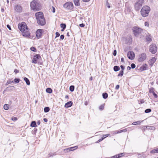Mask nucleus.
Listing matches in <instances>:
<instances>
[{"label":"nucleus","instance_id":"603ef678","mask_svg":"<svg viewBox=\"0 0 158 158\" xmlns=\"http://www.w3.org/2000/svg\"><path fill=\"white\" fill-rule=\"evenodd\" d=\"M7 27L9 29V30H11L10 26L9 25H7Z\"/></svg>","mask_w":158,"mask_h":158},{"label":"nucleus","instance_id":"423d86ee","mask_svg":"<svg viewBox=\"0 0 158 158\" xmlns=\"http://www.w3.org/2000/svg\"><path fill=\"white\" fill-rule=\"evenodd\" d=\"M41 59V57L39 54H36L34 56L32 60V63L34 64H36Z\"/></svg>","mask_w":158,"mask_h":158},{"label":"nucleus","instance_id":"4468645a","mask_svg":"<svg viewBox=\"0 0 158 158\" xmlns=\"http://www.w3.org/2000/svg\"><path fill=\"white\" fill-rule=\"evenodd\" d=\"M73 103L72 101H69L65 103L64 106L66 108L70 107L73 105Z\"/></svg>","mask_w":158,"mask_h":158},{"label":"nucleus","instance_id":"cd10ccee","mask_svg":"<svg viewBox=\"0 0 158 158\" xmlns=\"http://www.w3.org/2000/svg\"><path fill=\"white\" fill-rule=\"evenodd\" d=\"M3 107L5 110H7L9 109V105L7 104H6Z\"/></svg>","mask_w":158,"mask_h":158},{"label":"nucleus","instance_id":"7ed1b4c3","mask_svg":"<svg viewBox=\"0 0 158 158\" xmlns=\"http://www.w3.org/2000/svg\"><path fill=\"white\" fill-rule=\"evenodd\" d=\"M150 10V7L147 6H143L141 10V14L142 16L145 17L148 15Z\"/></svg>","mask_w":158,"mask_h":158},{"label":"nucleus","instance_id":"9b49d317","mask_svg":"<svg viewBox=\"0 0 158 158\" xmlns=\"http://www.w3.org/2000/svg\"><path fill=\"white\" fill-rule=\"evenodd\" d=\"M42 30H37L36 32V36L38 39L41 37L42 34Z\"/></svg>","mask_w":158,"mask_h":158},{"label":"nucleus","instance_id":"ddd939ff","mask_svg":"<svg viewBox=\"0 0 158 158\" xmlns=\"http://www.w3.org/2000/svg\"><path fill=\"white\" fill-rule=\"evenodd\" d=\"M22 8L20 6L17 5L15 8V10L16 11L18 12H20L22 11Z\"/></svg>","mask_w":158,"mask_h":158},{"label":"nucleus","instance_id":"864d4df0","mask_svg":"<svg viewBox=\"0 0 158 158\" xmlns=\"http://www.w3.org/2000/svg\"><path fill=\"white\" fill-rule=\"evenodd\" d=\"M119 88V85H117L115 87V89H118Z\"/></svg>","mask_w":158,"mask_h":158},{"label":"nucleus","instance_id":"a878e982","mask_svg":"<svg viewBox=\"0 0 158 158\" xmlns=\"http://www.w3.org/2000/svg\"><path fill=\"white\" fill-rule=\"evenodd\" d=\"M50 110V108L49 107H45L44 109V111L45 112H48Z\"/></svg>","mask_w":158,"mask_h":158},{"label":"nucleus","instance_id":"09e8293b","mask_svg":"<svg viewBox=\"0 0 158 158\" xmlns=\"http://www.w3.org/2000/svg\"><path fill=\"white\" fill-rule=\"evenodd\" d=\"M60 39L63 40L64 38V36L63 35H61L60 37Z\"/></svg>","mask_w":158,"mask_h":158},{"label":"nucleus","instance_id":"9d476101","mask_svg":"<svg viewBox=\"0 0 158 158\" xmlns=\"http://www.w3.org/2000/svg\"><path fill=\"white\" fill-rule=\"evenodd\" d=\"M21 31V34L23 36L25 37H29L30 33L27 30H20Z\"/></svg>","mask_w":158,"mask_h":158},{"label":"nucleus","instance_id":"b1692460","mask_svg":"<svg viewBox=\"0 0 158 158\" xmlns=\"http://www.w3.org/2000/svg\"><path fill=\"white\" fill-rule=\"evenodd\" d=\"M103 98L104 99H106L108 97V94L106 93H103L102 94Z\"/></svg>","mask_w":158,"mask_h":158},{"label":"nucleus","instance_id":"69168bd1","mask_svg":"<svg viewBox=\"0 0 158 158\" xmlns=\"http://www.w3.org/2000/svg\"><path fill=\"white\" fill-rule=\"evenodd\" d=\"M153 95H154V97H155V98H157V94H155V93H154V94H153Z\"/></svg>","mask_w":158,"mask_h":158},{"label":"nucleus","instance_id":"f704fd0d","mask_svg":"<svg viewBox=\"0 0 158 158\" xmlns=\"http://www.w3.org/2000/svg\"><path fill=\"white\" fill-rule=\"evenodd\" d=\"M20 81V79L18 78H15L14 79V82L16 83H18Z\"/></svg>","mask_w":158,"mask_h":158},{"label":"nucleus","instance_id":"7c9ffc66","mask_svg":"<svg viewBox=\"0 0 158 158\" xmlns=\"http://www.w3.org/2000/svg\"><path fill=\"white\" fill-rule=\"evenodd\" d=\"M50 11H52L53 13H54L55 11V9L53 6H52L50 9Z\"/></svg>","mask_w":158,"mask_h":158},{"label":"nucleus","instance_id":"4d7b16f0","mask_svg":"<svg viewBox=\"0 0 158 158\" xmlns=\"http://www.w3.org/2000/svg\"><path fill=\"white\" fill-rule=\"evenodd\" d=\"M81 27H84L85 26L84 24L82 23L79 25Z\"/></svg>","mask_w":158,"mask_h":158},{"label":"nucleus","instance_id":"412c9836","mask_svg":"<svg viewBox=\"0 0 158 158\" xmlns=\"http://www.w3.org/2000/svg\"><path fill=\"white\" fill-rule=\"evenodd\" d=\"M120 69V68L119 66H115L114 67V70L115 72H117Z\"/></svg>","mask_w":158,"mask_h":158},{"label":"nucleus","instance_id":"6e6552de","mask_svg":"<svg viewBox=\"0 0 158 158\" xmlns=\"http://www.w3.org/2000/svg\"><path fill=\"white\" fill-rule=\"evenodd\" d=\"M146 58V55L145 53H143L139 56L138 59L139 62H142L144 61Z\"/></svg>","mask_w":158,"mask_h":158},{"label":"nucleus","instance_id":"c85d7f7f","mask_svg":"<svg viewBox=\"0 0 158 158\" xmlns=\"http://www.w3.org/2000/svg\"><path fill=\"white\" fill-rule=\"evenodd\" d=\"M77 146H75L74 147L69 148H68L69 151H72L73 150H74V148H76V149H77Z\"/></svg>","mask_w":158,"mask_h":158},{"label":"nucleus","instance_id":"0eeeda50","mask_svg":"<svg viewBox=\"0 0 158 158\" xmlns=\"http://www.w3.org/2000/svg\"><path fill=\"white\" fill-rule=\"evenodd\" d=\"M150 51L152 54H155L157 51V47L155 44H152L150 46Z\"/></svg>","mask_w":158,"mask_h":158},{"label":"nucleus","instance_id":"79ce46f5","mask_svg":"<svg viewBox=\"0 0 158 158\" xmlns=\"http://www.w3.org/2000/svg\"><path fill=\"white\" fill-rule=\"evenodd\" d=\"M132 30H140V28H139V27H134L133 28Z\"/></svg>","mask_w":158,"mask_h":158},{"label":"nucleus","instance_id":"39448f33","mask_svg":"<svg viewBox=\"0 0 158 158\" xmlns=\"http://www.w3.org/2000/svg\"><path fill=\"white\" fill-rule=\"evenodd\" d=\"M19 30H27L28 28L26 24L24 22H22L18 25Z\"/></svg>","mask_w":158,"mask_h":158},{"label":"nucleus","instance_id":"a19ab883","mask_svg":"<svg viewBox=\"0 0 158 158\" xmlns=\"http://www.w3.org/2000/svg\"><path fill=\"white\" fill-rule=\"evenodd\" d=\"M146 128L150 129H154V127H147Z\"/></svg>","mask_w":158,"mask_h":158},{"label":"nucleus","instance_id":"aec40b11","mask_svg":"<svg viewBox=\"0 0 158 158\" xmlns=\"http://www.w3.org/2000/svg\"><path fill=\"white\" fill-rule=\"evenodd\" d=\"M143 121H137L136 122H133V123H132V124L135 125H139L140 124V123L142 122Z\"/></svg>","mask_w":158,"mask_h":158},{"label":"nucleus","instance_id":"de8ad7c7","mask_svg":"<svg viewBox=\"0 0 158 158\" xmlns=\"http://www.w3.org/2000/svg\"><path fill=\"white\" fill-rule=\"evenodd\" d=\"M120 67L122 69L121 70H123H123L124 69V67L123 65H121L120 66Z\"/></svg>","mask_w":158,"mask_h":158},{"label":"nucleus","instance_id":"2f4dec72","mask_svg":"<svg viewBox=\"0 0 158 158\" xmlns=\"http://www.w3.org/2000/svg\"><path fill=\"white\" fill-rule=\"evenodd\" d=\"M151 111V110L150 109H147L145 110V113H149Z\"/></svg>","mask_w":158,"mask_h":158},{"label":"nucleus","instance_id":"a211bd4d","mask_svg":"<svg viewBox=\"0 0 158 158\" xmlns=\"http://www.w3.org/2000/svg\"><path fill=\"white\" fill-rule=\"evenodd\" d=\"M73 1L76 6H78L80 5L79 0H73Z\"/></svg>","mask_w":158,"mask_h":158},{"label":"nucleus","instance_id":"5fc2aeb1","mask_svg":"<svg viewBox=\"0 0 158 158\" xmlns=\"http://www.w3.org/2000/svg\"><path fill=\"white\" fill-rule=\"evenodd\" d=\"M14 72L16 74L17 73H19V70H18L16 69H15V70H14Z\"/></svg>","mask_w":158,"mask_h":158},{"label":"nucleus","instance_id":"ea45409f","mask_svg":"<svg viewBox=\"0 0 158 158\" xmlns=\"http://www.w3.org/2000/svg\"><path fill=\"white\" fill-rule=\"evenodd\" d=\"M131 68L132 69H134L135 67V64L134 63H132L131 64Z\"/></svg>","mask_w":158,"mask_h":158},{"label":"nucleus","instance_id":"f3484780","mask_svg":"<svg viewBox=\"0 0 158 158\" xmlns=\"http://www.w3.org/2000/svg\"><path fill=\"white\" fill-rule=\"evenodd\" d=\"M30 126L32 127H37V125L35 121H32L31 124Z\"/></svg>","mask_w":158,"mask_h":158},{"label":"nucleus","instance_id":"c9c22d12","mask_svg":"<svg viewBox=\"0 0 158 158\" xmlns=\"http://www.w3.org/2000/svg\"><path fill=\"white\" fill-rule=\"evenodd\" d=\"M30 49L32 51H33L34 52H35L36 51V49L34 47H32L30 48Z\"/></svg>","mask_w":158,"mask_h":158},{"label":"nucleus","instance_id":"37998d69","mask_svg":"<svg viewBox=\"0 0 158 158\" xmlns=\"http://www.w3.org/2000/svg\"><path fill=\"white\" fill-rule=\"evenodd\" d=\"M123 156V153H121L118 154V157L119 158L122 156Z\"/></svg>","mask_w":158,"mask_h":158},{"label":"nucleus","instance_id":"338daca9","mask_svg":"<svg viewBox=\"0 0 158 158\" xmlns=\"http://www.w3.org/2000/svg\"><path fill=\"white\" fill-rule=\"evenodd\" d=\"M131 69V68L130 66H128L127 67V69L128 70H130Z\"/></svg>","mask_w":158,"mask_h":158},{"label":"nucleus","instance_id":"49530a36","mask_svg":"<svg viewBox=\"0 0 158 158\" xmlns=\"http://www.w3.org/2000/svg\"><path fill=\"white\" fill-rule=\"evenodd\" d=\"M56 37H59V33L58 32H56Z\"/></svg>","mask_w":158,"mask_h":158},{"label":"nucleus","instance_id":"8fccbe9b","mask_svg":"<svg viewBox=\"0 0 158 158\" xmlns=\"http://www.w3.org/2000/svg\"><path fill=\"white\" fill-rule=\"evenodd\" d=\"M64 152H69V149H68V148H67V149H65L64 150Z\"/></svg>","mask_w":158,"mask_h":158},{"label":"nucleus","instance_id":"052dcab7","mask_svg":"<svg viewBox=\"0 0 158 158\" xmlns=\"http://www.w3.org/2000/svg\"><path fill=\"white\" fill-rule=\"evenodd\" d=\"M44 121L45 122H47L48 121V119L46 118H44Z\"/></svg>","mask_w":158,"mask_h":158},{"label":"nucleus","instance_id":"72a5a7b5","mask_svg":"<svg viewBox=\"0 0 158 158\" xmlns=\"http://www.w3.org/2000/svg\"><path fill=\"white\" fill-rule=\"evenodd\" d=\"M104 108V105H102L99 107V109L100 110H103Z\"/></svg>","mask_w":158,"mask_h":158},{"label":"nucleus","instance_id":"473e14b6","mask_svg":"<svg viewBox=\"0 0 158 158\" xmlns=\"http://www.w3.org/2000/svg\"><path fill=\"white\" fill-rule=\"evenodd\" d=\"M146 40L149 42H150L152 40L150 36L146 37Z\"/></svg>","mask_w":158,"mask_h":158},{"label":"nucleus","instance_id":"2eb2a0df","mask_svg":"<svg viewBox=\"0 0 158 158\" xmlns=\"http://www.w3.org/2000/svg\"><path fill=\"white\" fill-rule=\"evenodd\" d=\"M156 59L155 57L152 58L150 60H149V64L150 65H152L156 61Z\"/></svg>","mask_w":158,"mask_h":158},{"label":"nucleus","instance_id":"4c0bfd02","mask_svg":"<svg viewBox=\"0 0 158 158\" xmlns=\"http://www.w3.org/2000/svg\"><path fill=\"white\" fill-rule=\"evenodd\" d=\"M137 2L139 3V4L142 5V4L143 2V0H139Z\"/></svg>","mask_w":158,"mask_h":158},{"label":"nucleus","instance_id":"3c124183","mask_svg":"<svg viewBox=\"0 0 158 158\" xmlns=\"http://www.w3.org/2000/svg\"><path fill=\"white\" fill-rule=\"evenodd\" d=\"M12 120L16 121L17 120V118L16 117H14L12 118Z\"/></svg>","mask_w":158,"mask_h":158},{"label":"nucleus","instance_id":"0e129e2a","mask_svg":"<svg viewBox=\"0 0 158 158\" xmlns=\"http://www.w3.org/2000/svg\"><path fill=\"white\" fill-rule=\"evenodd\" d=\"M90 0H82V1L85 2H88Z\"/></svg>","mask_w":158,"mask_h":158},{"label":"nucleus","instance_id":"e2e57ef3","mask_svg":"<svg viewBox=\"0 0 158 158\" xmlns=\"http://www.w3.org/2000/svg\"><path fill=\"white\" fill-rule=\"evenodd\" d=\"M119 131H115L114 132V134H117L120 133H119Z\"/></svg>","mask_w":158,"mask_h":158},{"label":"nucleus","instance_id":"58836bf2","mask_svg":"<svg viewBox=\"0 0 158 158\" xmlns=\"http://www.w3.org/2000/svg\"><path fill=\"white\" fill-rule=\"evenodd\" d=\"M106 6L108 8H110V4L107 1L106 2Z\"/></svg>","mask_w":158,"mask_h":158},{"label":"nucleus","instance_id":"e433bc0d","mask_svg":"<svg viewBox=\"0 0 158 158\" xmlns=\"http://www.w3.org/2000/svg\"><path fill=\"white\" fill-rule=\"evenodd\" d=\"M110 135L109 134H106V135H103L102 137V138H103V139H104L105 138H106V137L109 136Z\"/></svg>","mask_w":158,"mask_h":158},{"label":"nucleus","instance_id":"c756f323","mask_svg":"<svg viewBox=\"0 0 158 158\" xmlns=\"http://www.w3.org/2000/svg\"><path fill=\"white\" fill-rule=\"evenodd\" d=\"M123 74V70H121L120 71L118 75V76H122Z\"/></svg>","mask_w":158,"mask_h":158},{"label":"nucleus","instance_id":"bf43d9fd","mask_svg":"<svg viewBox=\"0 0 158 158\" xmlns=\"http://www.w3.org/2000/svg\"><path fill=\"white\" fill-rule=\"evenodd\" d=\"M142 68H143V70H145L146 69V67H144V66H143L142 67Z\"/></svg>","mask_w":158,"mask_h":158},{"label":"nucleus","instance_id":"c03bdc74","mask_svg":"<svg viewBox=\"0 0 158 158\" xmlns=\"http://www.w3.org/2000/svg\"><path fill=\"white\" fill-rule=\"evenodd\" d=\"M127 131V130L126 129H124L123 130H121L119 131V133H121L123 132H126Z\"/></svg>","mask_w":158,"mask_h":158},{"label":"nucleus","instance_id":"f257e3e1","mask_svg":"<svg viewBox=\"0 0 158 158\" xmlns=\"http://www.w3.org/2000/svg\"><path fill=\"white\" fill-rule=\"evenodd\" d=\"M35 16L39 24L43 26L45 24V20L42 12H39L36 13Z\"/></svg>","mask_w":158,"mask_h":158},{"label":"nucleus","instance_id":"f03ea898","mask_svg":"<svg viewBox=\"0 0 158 158\" xmlns=\"http://www.w3.org/2000/svg\"><path fill=\"white\" fill-rule=\"evenodd\" d=\"M30 6L32 10L34 11H38L40 10L41 6L38 1L34 0L31 3Z\"/></svg>","mask_w":158,"mask_h":158},{"label":"nucleus","instance_id":"6ab92c4d","mask_svg":"<svg viewBox=\"0 0 158 158\" xmlns=\"http://www.w3.org/2000/svg\"><path fill=\"white\" fill-rule=\"evenodd\" d=\"M24 80L26 82V84L28 85H30V82L29 80L27 77H24Z\"/></svg>","mask_w":158,"mask_h":158},{"label":"nucleus","instance_id":"dca6fc26","mask_svg":"<svg viewBox=\"0 0 158 158\" xmlns=\"http://www.w3.org/2000/svg\"><path fill=\"white\" fill-rule=\"evenodd\" d=\"M133 33L136 36H138L140 33L139 30H133Z\"/></svg>","mask_w":158,"mask_h":158},{"label":"nucleus","instance_id":"bb28decb","mask_svg":"<svg viewBox=\"0 0 158 158\" xmlns=\"http://www.w3.org/2000/svg\"><path fill=\"white\" fill-rule=\"evenodd\" d=\"M74 86L73 85H71L70 86L69 90L71 92L74 91Z\"/></svg>","mask_w":158,"mask_h":158},{"label":"nucleus","instance_id":"6e6d98bb","mask_svg":"<svg viewBox=\"0 0 158 158\" xmlns=\"http://www.w3.org/2000/svg\"><path fill=\"white\" fill-rule=\"evenodd\" d=\"M145 26H148L149 25L148 23L147 22L145 23Z\"/></svg>","mask_w":158,"mask_h":158},{"label":"nucleus","instance_id":"774afa93","mask_svg":"<svg viewBox=\"0 0 158 158\" xmlns=\"http://www.w3.org/2000/svg\"><path fill=\"white\" fill-rule=\"evenodd\" d=\"M40 123V120L38 121H37V124L38 125H39Z\"/></svg>","mask_w":158,"mask_h":158},{"label":"nucleus","instance_id":"393cba45","mask_svg":"<svg viewBox=\"0 0 158 158\" xmlns=\"http://www.w3.org/2000/svg\"><path fill=\"white\" fill-rule=\"evenodd\" d=\"M46 91L47 93L51 94L52 92V90L50 88H47L46 89Z\"/></svg>","mask_w":158,"mask_h":158},{"label":"nucleus","instance_id":"13d9d810","mask_svg":"<svg viewBox=\"0 0 158 158\" xmlns=\"http://www.w3.org/2000/svg\"><path fill=\"white\" fill-rule=\"evenodd\" d=\"M118 155H116L114 156H113V157L114 158H119V157H118Z\"/></svg>","mask_w":158,"mask_h":158},{"label":"nucleus","instance_id":"680f3d73","mask_svg":"<svg viewBox=\"0 0 158 158\" xmlns=\"http://www.w3.org/2000/svg\"><path fill=\"white\" fill-rule=\"evenodd\" d=\"M103 138L102 137L101 139H100L98 141V142H100L101 141H102V140H103Z\"/></svg>","mask_w":158,"mask_h":158},{"label":"nucleus","instance_id":"5701e85b","mask_svg":"<svg viewBox=\"0 0 158 158\" xmlns=\"http://www.w3.org/2000/svg\"><path fill=\"white\" fill-rule=\"evenodd\" d=\"M61 28H62V30H64L66 27V25L64 23H61L60 25Z\"/></svg>","mask_w":158,"mask_h":158},{"label":"nucleus","instance_id":"20e7f679","mask_svg":"<svg viewBox=\"0 0 158 158\" xmlns=\"http://www.w3.org/2000/svg\"><path fill=\"white\" fill-rule=\"evenodd\" d=\"M64 8L68 10H71L73 8V6L72 3L71 2H68L65 3L64 5Z\"/></svg>","mask_w":158,"mask_h":158},{"label":"nucleus","instance_id":"4be33fe9","mask_svg":"<svg viewBox=\"0 0 158 158\" xmlns=\"http://www.w3.org/2000/svg\"><path fill=\"white\" fill-rule=\"evenodd\" d=\"M150 153H158V148L152 150Z\"/></svg>","mask_w":158,"mask_h":158},{"label":"nucleus","instance_id":"f8f14e48","mask_svg":"<svg viewBox=\"0 0 158 158\" xmlns=\"http://www.w3.org/2000/svg\"><path fill=\"white\" fill-rule=\"evenodd\" d=\"M142 6V5L139 4V3L137 2L135 3V9L136 10H138Z\"/></svg>","mask_w":158,"mask_h":158},{"label":"nucleus","instance_id":"1a4fd4ad","mask_svg":"<svg viewBox=\"0 0 158 158\" xmlns=\"http://www.w3.org/2000/svg\"><path fill=\"white\" fill-rule=\"evenodd\" d=\"M127 56L129 59L132 60L135 58V54L133 52L131 51L127 53Z\"/></svg>","mask_w":158,"mask_h":158},{"label":"nucleus","instance_id":"a18cd8bd","mask_svg":"<svg viewBox=\"0 0 158 158\" xmlns=\"http://www.w3.org/2000/svg\"><path fill=\"white\" fill-rule=\"evenodd\" d=\"M117 54V51L116 50H115L113 52V55L114 56H116Z\"/></svg>","mask_w":158,"mask_h":158}]
</instances>
